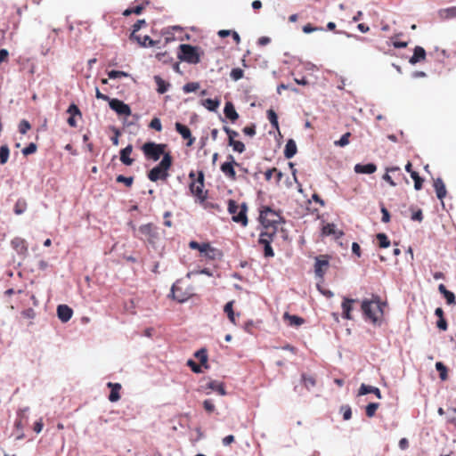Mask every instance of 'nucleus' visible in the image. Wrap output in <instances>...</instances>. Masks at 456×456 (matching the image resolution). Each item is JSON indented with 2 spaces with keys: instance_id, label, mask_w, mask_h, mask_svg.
I'll return each instance as SVG.
<instances>
[{
  "instance_id": "1",
  "label": "nucleus",
  "mask_w": 456,
  "mask_h": 456,
  "mask_svg": "<svg viewBox=\"0 0 456 456\" xmlns=\"http://www.w3.org/2000/svg\"><path fill=\"white\" fill-rule=\"evenodd\" d=\"M172 156L169 152L164 154L163 159L161 161L154 167L148 173V178L151 182H157L158 180H163L166 181L167 177L169 176L168 170L170 169L172 166Z\"/></svg>"
},
{
  "instance_id": "2",
  "label": "nucleus",
  "mask_w": 456,
  "mask_h": 456,
  "mask_svg": "<svg viewBox=\"0 0 456 456\" xmlns=\"http://www.w3.org/2000/svg\"><path fill=\"white\" fill-rule=\"evenodd\" d=\"M189 247L191 249L198 250L201 259L215 261L220 260L223 257L222 251L212 247L209 242L199 243L195 240H191L189 242Z\"/></svg>"
},
{
  "instance_id": "3",
  "label": "nucleus",
  "mask_w": 456,
  "mask_h": 456,
  "mask_svg": "<svg viewBox=\"0 0 456 456\" xmlns=\"http://www.w3.org/2000/svg\"><path fill=\"white\" fill-rule=\"evenodd\" d=\"M203 52L198 46H193L188 44H182L179 45V52L177 57L180 61L188 62L190 64H198L200 61V56Z\"/></svg>"
},
{
  "instance_id": "4",
  "label": "nucleus",
  "mask_w": 456,
  "mask_h": 456,
  "mask_svg": "<svg viewBox=\"0 0 456 456\" xmlns=\"http://www.w3.org/2000/svg\"><path fill=\"white\" fill-rule=\"evenodd\" d=\"M282 217L275 210L269 207H264L260 211L259 220L264 226V231H277V224L281 222Z\"/></svg>"
},
{
  "instance_id": "5",
  "label": "nucleus",
  "mask_w": 456,
  "mask_h": 456,
  "mask_svg": "<svg viewBox=\"0 0 456 456\" xmlns=\"http://www.w3.org/2000/svg\"><path fill=\"white\" fill-rule=\"evenodd\" d=\"M247 210L248 208L245 203L239 206L235 200H229L228 211L232 216V219L233 222L246 226L248 224Z\"/></svg>"
},
{
  "instance_id": "6",
  "label": "nucleus",
  "mask_w": 456,
  "mask_h": 456,
  "mask_svg": "<svg viewBox=\"0 0 456 456\" xmlns=\"http://www.w3.org/2000/svg\"><path fill=\"white\" fill-rule=\"evenodd\" d=\"M167 147V145L165 143L148 142L142 145V150L148 159L157 161L159 159L161 155L164 156V154L167 153L165 152Z\"/></svg>"
},
{
  "instance_id": "7",
  "label": "nucleus",
  "mask_w": 456,
  "mask_h": 456,
  "mask_svg": "<svg viewBox=\"0 0 456 456\" xmlns=\"http://www.w3.org/2000/svg\"><path fill=\"white\" fill-rule=\"evenodd\" d=\"M276 237L275 229L272 231H262L259 234L258 244L264 247L265 257L270 258L274 256V251L271 246Z\"/></svg>"
},
{
  "instance_id": "8",
  "label": "nucleus",
  "mask_w": 456,
  "mask_h": 456,
  "mask_svg": "<svg viewBox=\"0 0 456 456\" xmlns=\"http://www.w3.org/2000/svg\"><path fill=\"white\" fill-rule=\"evenodd\" d=\"M183 285V282L177 281L171 289L172 297L179 303H183L193 296L192 291Z\"/></svg>"
},
{
  "instance_id": "9",
  "label": "nucleus",
  "mask_w": 456,
  "mask_h": 456,
  "mask_svg": "<svg viewBox=\"0 0 456 456\" xmlns=\"http://www.w3.org/2000/svg\"><path fill=\"white\" fill-rule=\"evenodd\" d=\"M362 311L366 319L376 322L379 319L378 313L381 312V308L378 302L363 300L362 303Z\"/></svg>"
},
{
  "instance_id": "10",
  "label": "nucleus",
  "mask_w": 456,
  "mask_h": 456,
  "mask_svg": "<svg viewBox=\"0 0 456 456\" xmlns=\"http://www.w3.org/2000/svg\"><path fill=\"white\" fill-rule=\"evenodd\" d=\"M138 232L141 234L140 239L146 240L151 244H154L159 238L158 228L153 224L141 225Z\"/></svg>"
},
{
  "instance_id": "11",
  "label": "nucleus",
  "mask_w": 456,
  "mask_h": 456,
  "mask_svg": "<svg viewBox=\"0 0 456 456\" xmlns=\"http://www.w3.org/2000/svg\"><path fill=\"white\" fill-rule=\"evenodd\" d=\"M235 167H240V164L235 160L232 155H228L227 161L221 165L220 169L228 179L235 181L237 179Z\"/></svg>"
},
{
  "instance_id": "12",
  "label": "nucleus",
  "mask_w": 456,
  "mask_h": 456,
  "mask_svg": "<svg viewBox=\"0 0 456 456\" xmlns=\"http://www.w3.org/2000/svg\"><path fill=\"white\" fill-rule=\"evenodd\" d=\"M144 25H146L144 20H137L133 26V32L131 33L130 39L136 41L141 46H154L155 42L149 36H144V42H141V37L136 35V32Z\"/></svg>"
},
{
  "instance_id": "13",
  "label": "nucleus",
  "mask_w": 456,
  "mask_h": 456,
  "mask_svg": "<svg viewBox=\"0 0 456 456\" xmlns=\"http://www.w3.org/2000/svg\"><path fill=\"white\" fill-rule=\"evenodd\" d=\"M329 260L330 256L328 255H321L315 258L314 273L315 275L322 280L329 268Z\"/></svg>"
},
{
  "instance_id": "14",
  "label": "nucleus",
  "mask_w": 456,
  "mask_h": 456,
  "mask_svg": "<svg viewBox=\"0 0 456 456\" xmlns=\"http://www.w3.org/2000/svg\"><path fill=\"white\" fill-rule=\"evenodd\" d=\"M204 188V175L202 172L199 173V177L196 181H192L190 184L191 192L200 200H204L206 196L203 192Z\"/></svg>"
},
{
  "instance_id": "15",
  "label": "nucleus",
  "mask_w": 456,
  "mask_h": 456,
  "mask_svg": "<svg viewBox=\"0 0 456 456\" xmlns=\"http://www.w3.org/2000/svg\"><path fill=\"white\" fill-rule=\"evenodd\" d=\"M110 108L114 110L115 112H117V114L118 115H123V116H130L131 115V109L129 107V105L126 104L125 102H123L122 101L118 100V99H111L110 101Z\"/></svg>"
},
{
  "instance_id": "16",
  "label": "nucleus",
  "mask_w": 456,
  "mask_h": 456,
  "mask_svg": "<svg viewBox=\"0 0 456 456\" xmlns=\"http://www.w3.org/2000/svg\"><path fill=\"white\" fill-rule=\"evenodd\" d=\"M175 130L178 134H181V136L187 140L186 145L191 147L194 142L195 138L191 135V132L188 126L185 125H183L182 123L176 122L175 123Z\"/></svg>"
},
{
  "instance_id": "17",
  "label": "nucleus",
  "mask_w": 456,
  "mask_h": 456,
  "mask_svg": "<svg viewBox=\"0 0 456 456\" xmlns=\"http://www.w3.org/2000/svg\"><path fill=\"white\" fill-rule=\"evenodd\" d=\"M11 245L19 255L24 256L28 253V243L22 238L16 237L12 239L11 241Z\"/></svg>"
},
{
  "instance_id": "18",
  "label": "nucleus",
  "mask_w": 456,
  "mask_h": 456,
  "mask_svg": "<svg viewBox=\"0 0 456 456\" xmlns=\"http://www.w3.org/2000/svg\"><path fill=\"white\" fill-rule=\"evenodd\" d=\"M72 314H73L72 309L69 306H68L67 305H58L57 315H58V318L62 322H67L68 321H69L70 318L72 317Z\"/></svg>"
},
{
  "instance_id": "19",
  "label": "nucleus",
  "mask_w": 456,
  "mask_h": 456,
  "mask_svg": "<svg viewBox=\"0 0 456 456\" xmlns=\"http://www.w3.org/2000/svg\"><path fill=\"white\" fill-rule=\"evenodd\" d=\"M368 394H373L377 398H379V399L381 398V394L378 387H372L370 385L362 384V386L360 387V388L358 390L357 396H362V395H365Z\"/></svg>"
},
{
  "instance_id": "20",
  "label": "nucleus",
  "mask_w": 456,
  "mask_h": 456,
  "mask_svg": "<svg viewBox=\"0 0 456 456\" xmlns=\"http://www.w3.org/2000/svg\"><path fill=\"white\" fill-rule=\"evenodd\" d=\"M355 302L354 299H350V298H347V297H345L342 304H341V307H342V310H343V313H342V316L344 319H346V320H351L352 319V316H351V311L353 310V304Z\"/></svg>"
},
{
  "instance_id": "21",
  "label": "nucleus",
  "mask_w": 456,
  "mask_h": 456,
  "mask_svg": "<svg viewBox=\"0 0 456 456\" xmlns=\"http://www.w3.org/2000/svg\"><path fill=\"white\" fill-rule=\"evenodd\" d=\"M133 151V145L128 144L126 148L120 151V161L126 165L131 166L134 162V159L130 158V154Z\"/></svg>"
},
{
  "instance_id": "22",
  "label": "nucleus",
  "mask_w": 456,
  "mask_h": 456,
  "mask_svg": "<svg viewBox=\"0 0 456 456\" xmlns=\"http://www.w3.org/2000/svg\"><path fill=\"white\" fill-rule=\"evenodd\" d=\"M426 59V51L421 46L414 48L413 55L410 58V63L414 65L417 62L422 61Z\"/></svg>"
},
{
  "instance_id": "23",
  "label": "nucleus",
  "mask_w": 456,
  "mask_h": 456,
  "mask_svg": "<svg viewBox=\"0 0 456 456\" xmlns=\"http://www.w3.org/2000/svg\"><path fill=\"white\" fill-rule=\"evenodd\" d=\"M434 188L437 198L440 200H443L447 193L444 181L441 178H436L434 180Z\"/></svg>"
},
{
  "instance_id": "24",
  "label": "nucleus",
  "mask_w": 456,
  "mask_h": 456,
  "mask_svg": "<svg viewBox=\"0 0 456 456\" xmlns=\"http://www.w3.org/2000/svg\"><path fill=\"white\" fill-rule=\"evenodd\" d=\"M224 113L227 118H229L232 122H234L238 119L239 115L234 108V105L231 102H227L224 106Z\"/></svg>"
},
{
  "instance_id": "25",
  "label": "nucleus",
  "mask_w": 456,
  "mask_h": 456,
  "mask_svg": "<svg viewBox=\"0 0 456 456\" xmlns=\"http://www.w3.org/2000/svg\"><path fill=\"white\" fill-rule=\"evenodd\" d=\"M377 170L375 164L369 163L365 165L356 164L354 166V172L357 174H373Z\"/></svg>"
},
{
  "instance_id": "26",
  "label": "nucleus",
  "mask_w": 456,
  "mask_h": 456,
  "mask_svg": "<svg viewBox=\"0 0 456 456\" xmlns=\"http://www.w3.org/2000/svg\"><path fill=\"white\" fill-rule=\"evenodd\" d=\"M27 409L20 410L17 414L14 426L19 430H21L24 426L28 424Z\"/></svg>"
},
{
  "instance_id": "27",
  "label": "nucleus",
  "mask_w": 456,
  "mask_h": 456,
  "mask_svg": "<svg viewBox=\"0 0 456 456\" xmlns=\"http://www.w3.org/2000/svg\"><path fill=\"white\" fill-rule=\"evenodd\" d=\"M297 153V144L294 140L289 139L288 140L285 150H284V156L286 159H291L295 156Z\"/></svg>"
},
{
  "instance_id": "28",
  "label": "nucleus",
  "mask_w": 456,
  "mask_h": 456,
  "mask_svg": "<svg viewBox=\"0 0 456 456\" xmlns=\"http://www.w3.org/2000/svg\"><path fill=\"white\" fill-rule=\"evenodd\" d=\"M438 290L440 291L441 294L444 295L447 304H456L454 294L452 291L448 290L444 284H440L438 286Z\"/></svg>"
},
{
  "instance_id": "29",
  "label": "nucleus",
  "mask_w": 456,
  "mask_h": 456,
  "mask_svg": "<svg viewBox=\"0 0 456 456\" xmlns=\"http://www.w3.org/2000/svg\"><path fill=\"white\" fill-rule=\"evenodd\" d=\"M108 387L110 388V394L108 399H119L120 395L119 392L121 390V385L119 383H111L109 382L107 384Z\"/></svg>"
},
{
  "instance_id": "30",
  "label": "nucleus",
  "mask_w": 456,
  "mask_h": 456,
  "mask_svg": "<svg viewBox=\"0 0 456 456\" xmlns=\"http://www.w3.org/2000/svg\"><path fill=\"white\" fill-rule=\"evenodd\" d=\"M283 318L289 321V324L290 326L298 327L305 322V320L303 318L297 315H291L289 313H285Z\"/></svg>"
},
{
  "instance_id": "31",
  "label": "nucleus",
  "mask_w": 456,
  "mask_h": 456,
  "mask_svg": "<svg viewBox=\"0 0 456 456\" xmlns=\"http://www.w3.org/2000/svg\"><path fill=\"white\" fill-rule=\"evenodd\" d=\"M322 233L324 235H335L337 238L340 237L343 232L341 231H337L336 225L334 224H328L323 226Z\"/></svg>"
},
{
  "instance_id": "32",
  "label": "nucleus",
  "mask_w": 456,
  "mask_h": 456,
  "mask_svg": "<svg viewBox=\"0 0 456 456\" xmlns=\"http://www.w3.org/2000/svg\"><path fill=\"white\" fill-rule=\"evenodd\" d=\"M154 80L158 86V88H157L158 93L160 94H165L170 86L169 83H167L159 76H155Z\"/></svg>"
},
{
  "instance_id": "33",
  "label": "nucleus",
  "mask_w": 456,
  "mask_h": 456,
  "mask_svg": "<svg viewBox=\"0 0 456 456\" xmlns=\"http://www.w3.org/2000/svg\"><path fill=\"white\" fill-rule=\"evenodd\" d=\"M194 356L200 361V365L208 368V351L205 348L198 350Z\"/></svg>"
},
{
  "instance_id": "34",
  "label": "nucleus",
  "mask_w": 456,
  "mask_h": 456,
  "mask_svg": "<svg viewBox=\"0 0 456 456\" xmlns=\"http://www.w3.org/2000/svg\"><path fill=\"white\" fill-rule=\"evenodd\" d=\"M220 105L218 99H206L203 102V106L210 111H216Z\"/></svg>"
},
{
  "instance_id": "35",
  "label": "nucleus",
  "mask_w": 456,
  "mask_h": 456,
  "mask_svg": "<svg viewBox=\"0 0 456 456\" xmlns=\"http://www.w3.org/2000/svg\"><path fill=\"white\" fill-rule=\"evenodd\" d=\"M224 311L227 314L231 322L235 324V315H234V312H233V301H230L228 303H226L224 307Z\"/></svg>"
},
{
  "instance_id": "36",
  "label": "nucleus",
  "mask_w": 456,
  "mask_h": 456,
  "mask_svg": "<svg viewBox=\"0 0 456 456\" xmlns=\"http://www.w3.org/2000/svg\"><path fill=\"white\" fill-rule=\"evenodd\" d=\"M376 238L379 248H388L391 244L390 240L385 233H378Z\"/></svg>"
},
{
  "instance_id": "37",
  "label": "nucleus",
  "mask_w": 456,
  "mask_h": 456,
  "mask_svg": "<svg viewBox=\"0 0 456 456\" xmlns=\"http://www.w3.org/2000/svg\"><path fill=\"white\" fill-rule=\"evenodd\" d=\"M267 118L270 121L273 127L279 130L278 116L273 110H267Z\"/></svg>"
},
{
  "instance_id": "38",
  "label": "nucleus",
  "mask_w": 456,
  "mask_h": 456,
  "mask_svg": "<svg viewBox=\"0 0 456 456\" xmlns=\"http://www.w3.org/2000/svg\"><path fill=\"white\" fill-rule=\"evenodd\" d=\"M9 155V147L7 145H2L0 147V165H4L8 161Z\"/></svg>"
},
{
  "instance_id": "39",
  "label": "nucleus",
  "mask_w": 456,
  "mask_h": 456,
  "mask_svg": "<svg viewBox=\"0 0 456 456\" xmlns=\"http://www.w3.org/2000/svg\"><path fill=\"white\" fill-rule=\"evenodd\" d=\"M209 387L216 391L218 395H225V390L223 383L213 381L210 383Z\"/></svg>"
},
{
  "instance_id": "40",
  "label": "nucleus",
  "mask_w": 456,
  "mask_h": 456,
  "mask_svg": "<svg viewBox=\"0 0 456 456\" xmlns=\"http://www.w3.org/2000/svg\"><path fill=\"white\" fill-rule=\"evenodd\" d=\"M436 369L439 372L440 379L442 380H446L448 378L446 366L443 362H437L436 363Z\"/></svg>"
},
{
  "instance_id": "41",
  "label": "nucleus",
  "mask_w": 456,
  "mask_h": 456,
  "mask_svg": "<svg viewBox=\"0 0 456 456\" xmlns=\"http://www.w3.org/2000/svg\"><path fill=\"white\" fill-rule=\"evenodd\" d=\"M403 34L402 33H398V34H395V36H393L390 39L392 41V45L395 48H405L407 47L408 45V42H404V41H398L397 38L399 37H401Z\"/></svg>"
},
{
  "instance_id": "42",
  "label": "nucleus",
  "mask_w": 456,
  "mask_h": 456,
  "mask_svg": "<svg viewBox=\"0 0 456 456\" xmlns=\"http://www.w3.org/2000/svg\"><path fill=\"white\" fill-rule=\"evenodd\" d=\"M440 14L444 19L456 17V6L449 7L440 11Z\"/></svg>"
},
{
  "instance_id": "43",
  "label": "nucleus",
  "mask_w": 456,
  "mask_h": 456,
  "mask_svg": "<svg viewBox=\"0 0 456 456\" xmlns=\"http://www.w3.org/2000/svg\"><path fill=\"white\" fill-rule=\"evenodd\" d=\"M228 144L232 147L234 151L239 153H242L245 151V145L240 141L231 140V142H228Z\"/></svg>"
},
{
  "instance_id": "44",
  "label": "nucleus",
  "mask_w": 456,
  "mask_h": 456,
  "mask_svg": "<svg viewBox=\"0 0 456 456\" xmlns=\"http://www.w3.org/2000/svg\"><path fill=\"white\" fill-rule=\"evenodd\" d=\"M411 177L414 180V188L419 191L422 188L423 179L419 175L418 172H412Z\"/></svg>"
},
{
  "instance_id": "45",
  "label": "nucleus",
  "mask_w": 456,
  "mask_h": 456,
  "mask_svg": "<svg viewBox=\"0 0 456 456\" xmlns=\"http://www.w3.org/2000/svg\"><path fill=\"white\" fill-rule=\"evenodd\" d=\"M200 88V84L198 82H190L183 86V90L184 93H191L195 92Z\"/></svg>"
},
{
  "instance_id": "46",
  "label": "nucleus",
  "mask_w": 456,
  "mask_h": 456,
  "mask_svg": "<svg viewBox=\"0 0 456 456\" xmlns=\"http://www.w3.org/2000/svg\"><path fill=\"white\" fill-rule=\"evenodd\" d=\"M116 181L118 183H125V185L126 187H131L133 185V183H134V177L133 176L126 177V176H124L122 175H119L117 176Z\"/></svg>"
},
{
  "instance_id": "47",
  "label": "nucleus",
  "mask_w": 456,
  "mask_h": 456,
  "mask_svg": "<svg viewBox=\"0 0 456 456\" xmlns=\"http://www.w3.org/2000/svg\"><path fill=\"white\" fill-rule=\"evenodd\" d=\"M302 380L305 387L308 389L315 386V379L313 376H307L306 374H303Z\"/></svg>"
},
{
  "instance_id": "48",
  "label": "nucleus",
  "mask_w": 456,
  "mask_h": 456,
  "mask_svg": "<svg viewBox=\"0 0 456 456\" xmlns=\"http://www.w3.org/2000/svg\"><path fill=\"white\" fill-rule=\"evenodd\" d=\"M31 128L29 122L26 119H22L19 124V132L21 134H27V132Z\"/></svg>"
},
{
  "instance_id": "49",
  "label": "nucleus",
  "mask_w": 456,
  "mask_h": 456,
  "mask_svg": "<svg viewBox=\"0 0 456 456\" xmlns=\"http://www.w3.org/2000/svg\"><path fill=\"white\" fill-rule=\"evenodd\" d=\"M351 136V134L349 132L346 133L341 136V138L338 141L335 142V144L340 147H345L349 143V137Z\"/></svg>"
},
{
  "instance_id": "50",
  "label": "nucleus",
  "mask_w": 456,
  "mask_h": 456,
  "mask_svg": "<svg viewBox=\"0 0 456 456\" xmlns=\"http://www.w3.org/2000/svg\"><path fill=\"white\" fill-rule=\"evenodd\" d=\"M127 76L128 74L126 72L120 70H110L108 72V77L111 79L125 77Z\"/></svg>"
},
{
  "instance_id": "51",
  "label": "nucleus",
  "mask_w": 456,
  "mask_h": 456,
  "mask_svg": "<svg viewBox=\"0 0 456 456\" xmlns=\"http://www.w3.org/2000/svg\"><path fill=\"white\" fill-rule=\"evenodd\" d=\"M243 74L244 72L241 69L235 68L232 69L230 76L234 81H237L243 77Z\"/></svg>"
},
{
  "instance_id": "52",
  "label": "nucleus",
  "mask_w": 456,
  "mask_h": 456,
  "mask_svg": "<svg viewBox=\"0 0 456 456\" xmlns=\"http://www.w3.org/2000/svg\"><path fill=\"white\" fill-rule=\"evenodd\" d=\"M378 408H379V403H371L368 404L366 407V415L368 417L374 416Z\"/></svg>"
},
{
  "instance_id": "53",
  "label": "nucleus",
  "mask_w": 456,
  "mask_h": 456,
  "mask_svg": "<svg viewBox=\"0 0 456 456\" xmlns=\"http://www.w3.org/2000/svg\"><path fill=\"white\" fill-rule=\"evenodd\" d=\"M37 145L34 142H30L27 147L22 150V153L25 156L33 154L37 151Z\"/></svg>"
},
{
  "instance_id": "54",
  "label": "nucleus",
  "mask_w": 456,
  "mask_h": 456,
  "mask_svg": "<svg viewBox=\"0 0 456 456\" xmlns=\"http://www.w3.org/2000/svg\"><path fill=\"white\" fill-rule=\"evenodd\" d=\"M150 127L158 132H160L162 130V125H161L160 119L158 118H152L150 123Z\"/></svg>"
},
{
  "instance_id": "55",
  "label": "nucleus",
  "mask_w": 456,
  "mask_h": 456,
  "mask_svg": "<svg viewBox=\"0 0 456 456\" xmlns=\"http://www.w3.org/2000/svg\"><path fill=\"white\" fill-rule=\"evenodd\" d=\"M67 112L69 114H70V116H80L81 117V115H82L79 108L74 103L69 105V107L67 110Z\"/></svg>"
},
{
  "instance_id": "56",
  "label": "nucleus",
  "mask_w": 456,
  "mask_h": 456,
  "mask_svg": "<svg viewBox=\"0 0 456 456\" xmlns=\"http://www.w3.org/2000/svg\"><path fill=\"white\" fill-rule=\"evenodd\" d=\"M224 130L228 135V142H231V140H235V137L239 136L238 132L229 128L228 126H224Z\"/></svg>"
},
{
  "instance_id": "57",
  "label": "nucleus",
  "mask_w": 456,
  "mask_h": 456,
  "mask_svg": "<svg viewBox=\"0 0 456 456\" xmlns=\"http://www.w3.org/2000/svg\"><path fill=\"white\" fill-rule=\"evenodd\" d=\"M242 131L246 135L254 136L256 134V126L252 124L251 126H245Z\"/></svg>"
},
{
  "instance_id": "58",
  "label": "nucleus",
  "mask_w": 456,
  "mask_h": 456,
  "mask_svg": "<svg viewBox=\"0 0 456 456\" xmlns=\"http://www.w3.org/2000/svg\"><path fill=\"white\" fill-rule=\"evenodd\" d=\"M188 366L191 367V370L195 373H200L201 368L200 365L197 364L194 361L189 360L187 362Z\"/></svg>"
},
{
  "instance_id": "59",
  "label": "nucleus",
  "mask_w": 456,
  "mask_h": 456,
  "mask_svg": "<svg viewBox=\"0 0 456 456\" xmlns=\"http://www.w3.org/2000/svg\"><path fill=\"white\" fill-rule=\"evenodd\" d=\"M380 211L382 213V222L388 223L390 221V214L388 210L384 206H382Z\"/></svg>"
},
{
  "instance_id": "60",
  "label": "nucleus",
  "mask_w": 456,
  "mask_h": 456,
  "mask_svg": "<svg viewBox=\"0 0 456 456\" xmlns=\"http://www.w3.org/2000/svg\"><path fill=\"white\" fill-rule=\"evenodd\" d=\"M317 30H322V28H316V27H314L312 24L308 23V24H305L304 27H303V31L306 34H309V33H312L314 31H317Z\"/></svg>"
},
{
  "instance_id": "61",
  "label": "nucleus",
  "mask_w": 456,
  "mask_h": 456,
  "mask_svg": "<svg viewBox=\"0 0 456 456\" xmlns=\"http://www.w3.org/2000/svg\"><path fill=\"white\" fill-rule=\"evenodd\" d=\"M112 129L114 131V135L111 137V142H112L113 145L118 146V142H119L118 137L120 135V132L116 127H113Z\"/></svg>"
},
{
  "instance_id": "62",
  "label": "nucleus",
  "mask_w": 456,
  "mask_h": 456,
  "mask_svg": "<svg viewBox=\"0 0 456 456\" xmlns=\"http://www.w3.org/2000/svg\"><path fill=\"white\" fill-rule=\"evenodd\" d=\"M436 326L441 330H447V322L444 318L438 319L436 322Z\"/></svg>"
},
{
  "instance_id": "63",
  "label": "nucleus",
  "mask_w": 456,
  "mask_h": 456,
  "mask_svg": "<svg viewBox=\"0 0 456 456\" xmlns=\"http://www.w3.org/2000/svg\"><path fill=\"white\" fill-rule=\"evenodd\" d=\"M43 427H44L43 420H42V419H40L37 420V421L34 423L33 430H34L37 434H39V433L42 431Z\"/></svg>"
},
{
  "instance_id": "64",
  "label": "nucleus",
  "mask_w": 456,
  "mask_h": 456,
  "mask_svg": "<svg viewBox=\"0 0 456 456\" xmlns=\"http://www.w3.org/2000/svg\"><path fill=\"white\" fill-rule=\"evenodd\" d=\"M448 413L450 421L454 423L456 426V408H449Z\"/></svg>"
}]
</instances>
